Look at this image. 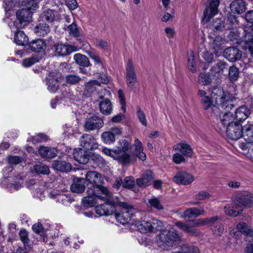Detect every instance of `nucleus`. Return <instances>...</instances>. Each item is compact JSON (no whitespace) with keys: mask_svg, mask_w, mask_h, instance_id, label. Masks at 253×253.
Segmentation results:
<instances>
[{"mask_svg":"<svg viewBox=\"0 0 253 253\" xmlns=\"http://www.w3.org/2000/svg\"><path fill=\"white\" fill-rule=\"evenodd\" d=\"M85 181L87 184V196L82 200L84 207H92L96 201V197L100 199H108L109 192L107 189L102 186L103 178L101 175L96 171H88L85 174Z\"/></svg>","mask_w":253,"mask_h":253,"instance_id":"1","label":"nucleus"},{"mask_svg":"<svg viewBox=\"0 0 253 253\" xmlns=\"http://www.w3.org/2000/svg\"><path fill=\"white\" fill-rule=\"evenodd\" d=\"M111 197V193L109 192V197L106 200L104 198L100 199L96 197V201L94 206L98 200L104 202V204H101L96 207L95 211L97 214L99 215H109L115 214L116 220L122 224H125L130 221L135 209L132 205L123 202H118V205L122 208L121 213L116 212L115 206L109 201Z\"/></svg>","mask_w":253,"mask_h":253,"instance_id":"2","label":"nucleus"},{"mask_svg":"<svg viewBox=\"0 0 253 253\" xmlns=\"http://www.w3.org/2000/svg\"><path fill=\"white\" fill-rule=\"evenodd\" d=\"M17 6L24 7L17 11V20L19 22V27L23 28L30 21V13L38 8L37 2L33 0H17Z\"/></svg>","mask_w":253,"mask_h":253,"instance_id":"3","label":"nucleus"},{"mask_svg":"<svg viewBox=\"0 0 253 253\" xmlns=\"http://www.w3.org/2000/svg\"><path fill=\"white\" fill-rule=\"evenodd\" d=\"M180 241V236L174 231L165 229L162 230L156 237L157 246L164 249H171L176 242Z\"/></svg>","mask_w":253,"mask_h":253,"instance_id":"4","label":"nucleus"},{"mask_svg":"<svg viewBox=\"0 0 253 253\" xmlns=\"http://www.w3.org/2000/svg\"><path fill=\"white\" fill-rule=\"evenodd\" d=\"M211 98L216 105L214 106L219 108V110L223 109L228 111L231 110L234 107L232 100L229 95L225 93L220 87H215L212 89Z\"/></svg>","mask_w":253,"mask_h":253,"instance_id":"5","label":"nucleus"},{"mask_svg":"<svg viewBox=\"0 0 253 253\" xmlns=\"http://www.w3.org/2000/svg\"><path fill=\"white\" fill-rule=\"evenodd\" d=\"M16 0H3L2 6L4 9L5 17L4 21L7 23L8 26L13 33V42L16 43V31H15L16 22Z\"/></svg>","mask_w":253,"mask_h":253,"instance_id":"6","label":"nucleus"},{"mask_svg":"<svg viewBox=\"0 0 253 253\" xmlns=\"http://www.w3.org/2000/svg\"><path fill=\"white\" fill-rule=\"evenodd\" d=\"M212 113L215 116L217 121V130L220 132L223 131V128H226L231 123H234L232 113L227 110V112H221L219 108L212 106L211 108Z\"/></svg>","mask_w":253,"mask_h":253,"instance_id":"7","label":"nucleus"},{"mask_svg":"<svg viewBox=\"0 0 253 253\" xmlns=\"http://www.w3.org/2000/svg\"><path fill=\"white\" fill-rule=\"evenodd\" d=\"M1 187L10 192L16 190V170L13 167H6L3 169V177L1 180Z\"/></svg>","mask_w":253,"mask_h":253,"instance_id":"8","label":"nucleus"},{"mask_svg":"<svg viewBox=\"0 0 253 253\" xmlns=\"http://www.w3.org/2000/svg\"><path fill=\"white\" fill-rule=\"evenodd\" d=\"M126 78L128 87L134 90L137 82V77L133 63L130 60H128L126 66Z\"/></svg>","mask_w":253,"mask_h":253,"instance_id":"9","label":"nucleus"},{"mask_svg":"<svg viewBox=\"0 0 253 253\" xmlns=\"http://www.w3.org/2000/svg\"><path fill=\"white\" fill-rule=\"evenodd\" d=\"M62 75L57 71L50 72L46 78L48 90L51 92H55L58 88V83L61 81Z\"/></svg>","mask_w":253,"mask_h":253,"instance_id":"10","label":"nucleus"},{"mask_svg":"<svg viewBox=\"0 0 253 253\" xmlns=\"http://www.w3.org/2000/svg\"><path fill=\"white\" fill-rule=\"evenodd\" d=\"M242 126L237 122H234L226 126V132L228 138L237 140L242 136Z\"/></svg>","mask_w":253,"mask_h":253,"instance_id":"11","label":"nucleus"},{"mask_svg":"<svg viewBox=\"0 0 253 253\" xmlns=\"http://www.w3.org/2000/svg\"><path fill=\"white\" fill-rule=\"evenodd\" d=\"M219 0H208L206 4V9L204 13V20L208 22L211 17L218 12Z\"/></svg>","mask_w":253,"mask_h":253,"instance_id":"12","label":"nucleus"},{"mask_svg":"<svg viewBox=\"0 0 253 253\" xmlns=\"http://www.w3.org/2000/svg\"><path fill=\"white\" fill-rule=\"evenodd\" d=\"M80 146L86 150H93L98 148V144L94 137L89 134H83L80 139Z\"/></svg>","mask_w":253,"mask_h":253,"instance_id":"13","label":"nucleus"},{"mask_svg":"<svg viewBox=\"0 0 253 253\" xmlns=\"http://www.w3.org/2000/svg\"><path fill=\"white\" fill-rule=\"evenodd\" d=\"M104 122L103 120L97 116H93L87 118L84 123V127L88 130L99 129L103 127Z\"/></svg>","mask_w":253,"mask_h":253,"instance_id":"14","label":"nucleus"},{"mask_svg":"<svg viewBox=\"0 0 253 253\" xmlns=\"http://www.w3.org/2000/svg\"><path fill=\"white\" fill-rule=\"evenodd\" d=\"M237 202L244 208L253 206V194L248 191L243 192L240 196L236 198Z\"/></svg>","mask_w":253,"mask_h":253,"instance_id":"15","label":"nucleus"},{"mask_svg":"<svg viewBox=\"0 0 253 253\" xmlns=\"http://www.w3.org/2000/svg\"><path fill=\"white\" fill-rule=\"evenodd\" d=\"M194 180V176L189 173L185 171L178 172L173 177V181L178 184L187 185Z\"/></svg>","mask_w":253,"mask_h":253,"instance_id":"16","label":"nucleus"},{"mask_svg":"<svg viewBox=\"0 0 253 253\" xmlns=\"http://www.w3.org/2000/svg\"><path fill=\"white\" fill-rule=\"evenodd\" d=\"M73 156L74 159L82 164H87L89 161L90 155L88 152L82 148H77L74 150Z\"/></svg>","mask_w":253,"mask_h":253,"instance_id":"17","label":"nucleus"},{"mask_svg":"<svg viewBox=\"0 0 253 253\" xmlns=\"http://www.w3.org/2000/svg\"><path fill=\"white\" fill-rule=\"evenodd\" d=\"M223 55L229 61L235 62L240 59L242 56V52L237 48L230 47L224 50Z\"/></svg>","mask_w":253,"mask_h":253,"instance_id":"18","label":"nucleus"},{"mask_svg":"<svg viewBox=\"0 0 253 253\" xmlns=\"http://www.w3.org/2000/svg\"><path fill=\"white\" fill-rule=\"evenodd\" d=\"M224 210L227 215L234 217L241 214L243 211L242 207L239 205L237 200L233 203L226 205Z\"/></svg>","mask_w":253,"mask_h":253,"instance_id":"19","label":"nucleus"},{"mask_svg":"<svg viewBox=\"0 0 253 253\" xmlns=\"http://www.w3.org/2000/svg\"><path fill=\"white\" fill-rule=\"evenodd\" d=\"M77 47L62 43L57 44L55 46V51L60 56H66L77 50Z\"/></svg>","mask_w":253,"mask_h":253,"instance_id":"20","label":"nucleus"},{"mask_svg":"<svg viewBox=\"0 0 253 253\" xmlns=\"http://www.w3.org/2000/svg\"><path fill=\"white\" fill-rule=\"evenodd\" d=\"M153 179V172L149 170L145 172L140 178L136 179V182L138 186L145 187L149 186Z\"/></svg>","mask_w":253,"mask_h":253,"instance_id":"21","label":"nucleus"},{"mask_svg":"<svg viewBox=\"0 0 253 253\" xmlns=\"http://www.w3.org/2000/svg\"><path fill=\"white\" fill-rule=\"evenodd\" d=\"M206 211L203 207L191 208L187 209L184 211L183 214L184 218H191L197 217L200 215H204Z\"/></svg>","mask_w":253,"mask_h":253,"instance_id":"22","label":"nucleus"},{"mask_svg":"<svg viewBox=\"0 0 253 253\" xmlns=\"http://www.w3.org/2000/svg\"><path fill=\"white\" fill-rule=\"evenodd\" d=\"M40 18L42 21H46L48 22H52L55 20H59L57 12L49 8L44 9L41 15Z\"/></svg>","mask_w":253,"mask_h":253,"instance_id":"23","label":"nucleus"},{"mask_svg":"<svg viewBox=\"0 0 253 253\" xmlns=\"http://www.w3.org/2000/svg\"><path fill=\"white\" fill-rule=\"evenodd\" d=\"M175 225L182 231L192 235H198V231L193 226L191 221L190 224H185L181 221H178L175 223Z\"/></svg>","mask_w":253,"mask_h":253,"instance_id":"24","label":"nucleus"},{"mask_svg":"<svg viewBox=\"0 0 253 253\" xmlns=\"http://www.w3.org/2000/svg\"><path fill=\"white\" fill-rule=\"evenodd\" d=\"M100 86V83L97 80H91L84 84V94L86 96H90L92 93L96 91L97 87Z\"/></svg>","mask_w":253,"mask_h":253,"instance_id":"25","label":"nucleus"},{"mask_svg":"<svg viewBox=\"0 0 253 253\" xmlns=\"http://www.w3.org/2000/svg\"><path fill=\"white\" fill-rule=\"evenodd\" d=\"M218 219L217 216H212L210 218H199L192 220V223L195 227L201 226H210Z\"/></svg>","mask_w":253,"mask_h":253,"instance_id":"26","label":"nucleus"},{"mask_svg":"<svg viewBox=\"0 0 253 253\" xmlns=\"http://www.w3.org/2000/svg\"><path fill=\"white\" fill-rule=\"evenodd\" d=\"M230 8L233 13L241 14L246 9V4L244 0H234L230 4Z\"/></svg>","mask_w":253,"mask_h":253,"instance_id":"27","label":"nucleus"},{"mask_svg":"<svg viewBox=\"0 0 253 253\" xmlns=\"http://www.w3.org/2000/svg\"><path fill=\"white\" fill-rule=\"evenodd\" d=\"M174 150L179 151L181 153L187 157H190L193 154V150L190 145L186 143H180L173 146Z\"/></svg>","mask_w":253,"mask_h":253,"instance_id":"28","label":"nucleus"},{"mask_svg":"<svg viewBox=\"0 0 253 253\" xmlns=\"http://www.w3.org/2000/svg\"><path fill=\"white\" fill-rule=\"evenodd\" d=\"M237 229L238 231L234 234L236 236V238H237V236H241L242 233L246 234V239H248V238L251 237L253 235V231L247 228V225L246 223L240 222L238 223L237 225Z\"/></svg>","mask_w":253,"mask_h":253,"instance_id":"29","label":"nucleus"},{"mask_svg":"<svg viewBox=\"0 0 253 253\" xmlns=\"http://www.w3.org/2000/svg\"><path fill=\"white\" fill-rule=\"evenodd\" d=\"M242 136L247 143L253 142V125L247 124L243 126Z\"/></svg>","mask_w":253,"mask_h":253,"instance_id":"30","label":"nucleus"},{"mask_svg":"<svg viewBox=\"0 0 253 253\" xmlns=\"http://www.w3.org/2000/svg\"><path fill=\"white\" fill-rule=\"evenodd\" d=\"M133 146L134 147V154L141 160H145L146 156L143 152V147L141 142L138 139H135Z\"/></svg>","mask_w":253,"mask_h":253,"instance_id":"31","label":"nucleus"},{"mask_svg":"<svg viewBox=\"0 0 253 253\" xmlns=\"http://www.w3.org/2000/svg\"><path fill=\"white\" fill-rule=\"evenodd\" d=\"M56 152V149L52 147L41 146L39 149V153L42 158H54L57 155Z\"/></svg>","mask_w":253,"mask_h":253,"instance_id":"32","label":"nucleus"},{"mask_svg":"<svg viewBox=\"0 0 253 253\" xmlns=\"http://www.w3.org/2000/svg\"><path fill=\"white\" fill-rule=\"evenodd\" d=\"M250 114V110L245 106H242L236 109L235 118L238 121L245 120Z\"/></svg>","mask_w":253,"mask_h":253,"instance_id":"33","label":"nucleus"},{"mask_svg":"<svg viewBox=\"0 0 253 253\" xmlns=\"http://www.w3.org/2000/svg\"><path fill=\"white\" fill-rule=\"evenodd\" d=\"M99 109L102 114L108 115L112 112V105L110 100L108 99H104L99 103Z\"/></svg>","mask_w":253,"mask_h":253,"instance_id":"34","label":"nucleus"},{"mask_svg":"<svg viewBox=\"0 0 253 253\" xmlns=\"http://www.w3.org/2000/svg\"><path fill=\"white\" fill-rule=\"evenodd\" d=\"M52 167L54 169L62 172H68L71 169L70 163L62 161H55L53 163Z\"/></svg>","mask_w":253,"mask_h":253,"instance_id":"35","label":"nucleus"},{"mask_svg":"<svg viewBox=\"0 0 253 253\" xmlns=\"http://www.w3.org/2000/svg\"><path fill=\"white\" fill-rule=\"evenodd\" d=\"M226 41L221 36H216L213 41L212 48L214 50V53L217 54L224 47Z\"/></svg>","mask_w":253,"mask_h":253,"instance_id":"36","label":"nucleus"},{"mask_svg":"<svg viewBox=\"0 0 253 253\" xmlns=\"http://www.w3.org/2000/svg\"><path fill=\"white\" fill-rule=\"evenodd\" d=\"M187 68L192 73L197 71V63L192 50L188 51L187 53Z\"/></svg>","mask_w":253,"mask_h":253,"instance_id":"37","label":"nucleus"},{"mask_svg":"<svg viewBox=\"0 0 253 253\" xmlns=\"http://www.w3.org/2000/svg\"><path fill=\"white\" fill-rule=\"evenodd\" d=\"M30 49L35 52L43 51L46 47V44L43 40L38 39L29 43Z\"/></svg>","mask_w":253,"mask_h":253,"instance_id":"38","label":"nucleus"},{"mask_svg":"<svg viewBox=\"0 0 253 253\" xmlns=\"http://www.w3.org/2000/svg\"><path fill=\"white\" fill-rule=\"evenodd\" d=\"M50 31L49 26L45 23H40L36 25L34 29V33L40 37L46 35Z\"/></svg>","mask_w":253,"mask_h":253,"instance_id":"39","label":"nucleus"},{"mask_svg":"<svg viewBox=\"0 0 253 253\" xmlns=\"http://www.w3.org/2000/svg\"><path fill=\"white\" fill-rule=\"evenodd\" d=\"M84 189V179H78L77 181H75L71 186V190L74 193H82Z\"/></svg>","mask_w":253,"mask_h":253,"instance_id":"40","label":"nucleus"},{"mask_svg":"<svg viewBox=\"0 0 253 253\" xmlns=\"http://www.w3.org/2000/svg\"><path fill=\"white\" fill-rule=\"evenodd\" d=\"M135 225L137 230L141 233H146L152 232L150 221H146L145 220L137 221L135 223Z\"/></svg>","mask_w":253,"mask_h":253,"instance_id":"41","label":"nucleus"},{"mask_svg":"<svg viewBox=\"0 0 253 253\" xmlns=\"http://www.w3.org/2000/svg\"><path fill=\"white\" fill-rule=\"evenodd\" d=\"M74 59L76 63L82 67H88L90 62L88 58L84 55L76 53L74 55Z\"/></svg>","mask_w":253,"mask_h":253,"instance_id":"42","label":"nucleus"},{"mask_svg":"<svg viewBox=\"0 0 253 253\" xmlns=\"http://www.w3.org/2000/svg\"><path fill=\"white\" fill-rule=\"evenodd\" d=\"M29 39L25 33L21 30H17V45L26 46L28 45Z\"/></svg>","mask_w":253,"mask_h":253,"instance_id":"43","label":"nucleus"},{"mask_svg":"<svg viewBox=\"0 0 253 253\" xmlns=\"http://www.w3.org/2000/svg\"><path fill=\"white\" fill-rule=\"evenodd\" d=\"M48 139V137L44 133H39L27 138V141H31L33 144L44 142Z\"/></svg>","mask_w":253,"mask_h":253,"instance_id":"44","label":"nucleus"},{"mask_svg":"<svg viewBox=\"0 0 253 253\" xmlns=\"http://www.w3.org/2000/svg\"><path fill=\"white\" fill-rule=\"evenodd\" d=\"M134 180L132 176L126 177L123 182V186L124 187L131 189L136 193L138 190L134 186Z\"/></svg>","mask_w":253,"mask_h":253,"instance_id":"45","label":"nucleus"},{"mask_svg":"<svg viewBox=\"0 0 253 253\" xmlns=\"http://www.w3.org/2000/svg\"><path fill=\"white\" fill-rule=\"evenodd\" d=\"M198 83L203 85L209 84L211 83V78L208 73L202 72L199 74Z\"/></svg>","mask_w":253,"mask_h":253,"instance_id":"46","label":"nucleus"},{"mask_svg":"<svg viewBox=\"0 0 253 253\" xmlns=\"http://www.w3.org/2000/svg\"><path fill=\"white\" fill-rule=\"evenodd\" d=\"M81 78L76 74H69L65 77V82L69 85H76L80 83Z\"/></svg>","mask_w":253,"mask_h":253,"instance_id":"47","label":"nucleus"},{"mask_svg":"<svg viewBox=\"0 0 253 253\" xmlns=\"http://www.w3.org/2000/svg\"><path fill=\"white\" fill-rule=\"evenodd\" d=\"M124 153L123 154H121L122 153L118 152L115 160H117L123 165L127 164L130 161V155L126 152Z\"/></svg>","mask_w":253,"mask_h":253,"instance_id":"48","label":"nucleus"},{"mask_svg":"<svg viewBox=\"0 0 253 253\" xmlns=\"http://www.w3.org/2000/svg\"><path fill=\"white\" fill-rule=\"evenodd\" d=\"M20 240L24 244L25 247L30 248V240L29 238L28 233L25 229H21L19 233Z\"/></svg>","mask_w":253,"mask_h":253,"instance_id":"49","label":"nucleus"},{"mask_svg":"<svg viewBox=\"0 0 253 253\" xmlns=\"http://www.w3.org/2000/svg\"><path fill=\"white\" fill-rule=\"evenodd\" d=\"M239 72L238 69L235 66H231L228 71V78L231 82L237 80L239 77Z\"/></svg>","mask_w":253,"mask_h":253,"instance_id":"50","label":"nucleus"},{"mask_svg":"<svg viewBox=\"0 0 253 253\" xmlns=\"http://www.w3.org/2000/svg\"><path fill=\"white\" fill-rule=\"evenodd\" d=\"M130 143L126 139L120 140L117 148L115 149L117 152H126L129 148Z\"/></svg>","mask_w":253,"mask_h":253,"instance_id":"51","label":"nucleus"},{"mask_svg":"<svg viewBox=\"0 0 253 253\" xmlns=\"http://www.w3.org/2000/svg\"><path fill=\"white\" fill-rule=\"evenodd\" d=\"M101 138L102 141L106 144H110L115 141V138L110 130L102 133Z\"/></svg>","mask_w":253,"mask_h":253,"instance_id":"52","label":"nucleus"},{"mask_svg":"<svg viewBox=\"0 0 253 253\" xmlns=\"http://www.w3.org/2000/svg\"><path fill=\"white\" fill-rule=\"evenodd\" d=\"M149 205L158 210H162L164 209L160 201L157 198L154 197L148 200Z\"/></svg>","mask_w":253,"mask_h":253,"instance_id":"53","label":"nucleus"},{"mask_svg":"<svg viewBox=\"0 0 253 253\" xmlns=\"http://www.w3.org/2000/svg\"><path fill=\"white\" fill-rule=\"evenodd\" d=\"M152 232H155L160 230L163 227V223L160 220L156 218H152L150 221Z\"/></svg>","mask_w":253,"mask_h":253,"instance_id":"54","label":"nucleus"},{"mask_svg":"<svg viewBox=\"0 0 253 253\" xmlns=\"http://www.w3.org/2000/svg\"><path fill=\"white\" fill-rule=\"evenodd\" d=\"M34 169L38 174H47L49 172V168L42 164L35 165Z\"/></svg>","mask_w":253,"mask_h":253,"instance_id":"55","label":"nucleus"},{"mask_svg":"<svg viewBox=\"0 0 253 253\" xmlns=\"http://www.w3.org/2000/svg\"><path fill=\"white\" fill-rule=\"evenodd\" d=\"M39 58L37 56H32L30 58H26L22 61V66L25 67H29L33 64L39 62Z\"/></svg>","mask_w":253,"mask_h":253,"instance_id":"56","label":"nucleus"},{"mask_svg":"<svg viewBox=\"0 0 253 253\" xmlns=\"http://www.w3.org/2000/svg\"><path fill=\"white\" fill-rule=\"evenodd\" d=\"M172 253H200L199 249L194 246H183L182 251L180 252H174Z\"/></svg>","mask_w":253,"mask_h":253,"instance_id":"57","label":"nucleus"},{"mask_svg":"<svg viewBox=\"0 0 253 253\" xmlns=\"http://www.w3.org/2000/svg\"><path fill=\"white\" fill-rule=\"evenodd\" d=\"M213 29L217 31H222L224 29L225 23L221 19L217 18L215 19L212 23Z\"/></svg>","mask_w":253,"mask_h":253,"instance_id":"58","label":"nucleus"},{"mask_svg":"<svg viewBox=\"0 0 253 253\" xmlns=\"http://www.w3.org/2000/svg\"><path fill=\"white\" fill-rule=\"evenodd\" d=\"M137 116L140 122L144 126H147V122L146 118V115L143 110L138 107L137 109Z\"/></svg>","mask_w":253,"mask_h":253,"instance_id":"59","label":"nucleus"},{"mask_svg":"<svg viewBox=\"0 0 253 253\" xmlns=\"http://www.w3.org/2000/svg\"><path fill=\"white\" fill-rule=\"evenodd\" d=\"M68 31L69 34L73 37H77L80 33L76 24L73 23L68 27Z\"/></svg>","mask_w":253,"mask_h":253,"instance_id":"60","label":"nucleus"},{"mask_svg":"<svg viewBox=\"0 0 253 253\" xmlns=\"http://www.w3.org/2000/svg\"><path fill=\"white\" fill-rule=\"evenodd\" d=\"M118 93L119 101L122 105V109L123 110V112H125L126 111V103L124 93L122 89H119Z\"/></svg>","mask_w":253,"mask_h":253,"instance_id":"61","label":"nucleus"},{"mask_svg":"<svg viewBox=\"0 0 253 253\" xmlns=\"http://www.w3.org/2000/svg\"><path fill=\"white\" fill-rule=\"evenodd\" d=\"M243 42L246 44L245 46L251 45L253 43V35L251 32H246Z\"/></svg>","mask_w":253,"mask_h":253,"instance_id":"62","label":"nucleus"},{"mask_svg":"<svg viewBox=\"0 0 253 253\" xmlns=\"http://www.w3.org/2000/svg\"><path fill=\"white\" fill-rule=\"evenodd\" d=\"M211 197V195L207 191H202L195 196V199L197 200H204Z\"/></svg>","mask_w":253,"mask_h":253,"instance_id":"63","label":"nucleus"},{"mask_svg":"<svg viewBox=\"0 0 253 253\" xmlns=\"http://www.w3.org/2000/svg\"><path fill=\"white\" fill-rule=\"evenodd\" d=\"M56 202L62 203V204L71 202L70 198L66 194H61V192L57 197Z\"/></svg>","mask_w":253,"mask_h":253,"instance_id":"64","label":"nucleus"}]
</instances>
